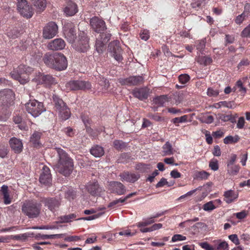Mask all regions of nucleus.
I'll return each mask as SVG.
<instances>
[{
	"label": "nucleus",
	"instance_id": "obj_1",
	"mask_svg": "<svg viewBox=\"0 0 250 250\" xmlns=\"http://www.w3.org/2000/svg\"><path fill=\"white\" fill-rule=\"evenodd\" d=\"M54 149L57 152L58 158L57 163L54 165V168L64 176L69 175L73 170V159L63 149L59 147H55Z\"/></svg>",
	"mask_w": 250,
	"mask_h": 250
},
{
	"label": "nucleus",
	"instance_id": "obj_2",
	"mask_svg": "<svg viewBox=\"0 0 250 250\" xmlns=\"http://www.w3.org/2000/svg\"><path fill=\"white\" fill-rule=\"evenodd\" d=\"M43 60L46 65L58 71L63 70L67 67L66 58L61 53H46Z\"/></svg>",
	"mask_w": 250,
	"mask_h": 250
},
{
	"label": "nucleus",
	"instance_id": "obj_3",
	"mask_svg": "<svg viewBox=\"0 0 250 250\" xmlns=\"http://www.w3.org/2000/svg\"><path fill=\"white\" fill-rule=\"evenodd\" d=\"M33 71L32 68L21 64L14 69L10 74L12 78L18 81L21 84H24L29 81V75Z\"/></svg>",
	"mask_w": 250,
	"mask_h": 250
},
{
	"label": "nucleus",
	"instance_id": "obj_4",
	"mask_svg": "<svg viewBox=\"0 0 250 250\" xmlns=\"http://www.w3.org/2000/svg\"><path fill=\"white\" fill-rule=\"evenodd\" d=\"M41 204L33 201H29L22 206V212L29 218L37 217L41 211Z\"/></svg>",
	"mask_w": 250,
	"mask_h": 250
},
{
	"label": "nucleus",
	"instance_id": "obj_5",
	"mask_svg": "<svg viewBox=\"0 0 250 250\" xmlns=\"http://www.w3.org/2000/svg\"><path fill=\"white\" fill-rule=\"evenodd\" d=\"M53 99L55 107L58 111L60 117L63 120L68 119L70 117V112L64 102L56 95L53 96Z\"/></svg>",
	"mask_w": 250,
	"mask_h": 250
},
{
	"label": "nucleus",
	"instance_id": "obj_6",
	"mask_svg": "<svg viewBox=\"0 0 250 250\" xmlns=\"http://www.w3.org/2000/svg\"><path fill=\"white\" fill-rule=\"evenodd\" d=\"M25 105L27 111L34 117H38L44 111L42 103L36 100L30 101Z\"/></svg>",
	"mask_w": 250,
	"mask_h": 250
},
{
	"label": "nucleus",
	"instance_id": "obj_7",
	"mask_svg": "<svg viewBox=\"0 0 250 250\" xmlns=\"http://www.w3.org/2000/svg\"><path fill=\"white\" fill-rule=\"evenodd\" d=\"M67 90H88L91 88L89 82L80 80L70 81L65 84Z\"/></svg>",
	"mask_w": 250,
	"mask_h": 250
},
{
	"label": "nucleus",
	"instance_id": "obj_8",
	"mask_svg": "<svg viewBox=\"0 0 250 250\" xmlns=\"http://www.w3.org/2000/svg\"><path fill=\"white\" fill-rule=\"evenodd\" d=\"M17 7L18 12L23 17L30 18L33 16V9L26 0H19Z\"/></svg>",
	"mask_w": 250,
	"mask_h": 250
},
{
	"label": "nucleus",
	"instance_id": "obj_9",
	"mask_svg": "<svg viewBox=\"0 0 250 250\" xmlns=\"http://www.w3.org/2000/svg\"><path fill=\"white\" fill-rule=\"evenodd\" d=\"M58 27L53 21L48 23L44 27L42 32L43 38L50 39L55 37L58 33Z\"/></svg>",
	"mask_w": 250,
	"mask_h": 250
},
{
	"label": "nucleus",
	"instance_id": "obj_10",
	"mask_svg": "<svg viewBox=\"0 0 250 250\" xmlns=\"http://www.w3.org/2000/svg\"><path fill=\"white\" fill-rule=\"evenodd\" d=\"M90 25L92 29L100 34H104L103 32L105 30L106 27L105 22L97 17H93L90 21Z\"/></svg>",
	"mask_w": 250,
	"mask_h": 250
},
{
	"label": "nucleus",
	"instance_id": "obj_11",
	"mask_svg": "<svg viewBox=\"0 0 250 250\" xmlns=\"http://www.w3.org/2000/svg\"><path fill=\"white\" fill-rule=\"evenodd\" d=\"M144 78L141 76H131L125 79H120L119 82L122 85L128 86L137 85L144 83Z\"/></svg>",
	"mask_w": 250,
	"mask_h": 250
},
{
	"label": "nucleus",
	"instance_id": "obj_12",
	"mask_svg": "<svg viewBox=\"0 0 250 250\" xmlns=\"http://www.w3.org/2000/svg\"><path fill=\"white\" fill-rule=\"evenodd\" d=\"M110 34H100L97 38L95 43V47L98 53H102L105 49V44L109 40Z\"/></svg>",
	"mask_w": 250,
	"mask_h": 250
},
{
	"label": "nucleus",
	"instance_id": "obj_13",
	"mask_svg": "<svg viewBox=\"0 0 250 250\" xmlns=\"http://www.w3.org/2000/svg\"><path fill=\"white\" fill-rule=\"evenodd\" d=\"M40 182L45 186H49L52 182V177L49 167L44 166L40 177Z\"/></svg>",
	"mask_w": 250,
	"mask_h": 250
},
{
	"label": "nucleus",
	"instance_id": "obj_14",
	"mask_svg": "<svg viewBox=\"0 0 250 250\" xmlns=\"http://www.w3.org/2000/svg\"><path fill=\"white\" fill-rule=\"evenodd\" d=\"M76 50L81 52H86L89 48V40L86 36L82 37L74 45Z\"/></svg>",
	"mask_w": 250,
	"mask_h": 250
},
{
	"label": "nucleus",
	"instance_id": "obj_15",
	"mask_svg": "<svg viewBox=\"0 0 250 250\" xmlns=\"http://www.w3.org/2000/svg\"><path fill=\"white\" fill-rule=\"evenodd\" d=\"M43 203L52 212L57 211L61 205L60 201L55 198H45L43 200Z\"/></svg>",
	"mask_w": 250,
	"mask_h": 250
},
{
	"label": "nucleus",
	"instance_id": "obj_16",
	"mask_svg": "<svg viewBox=\"0 0 250 250\" xmlns=\"http://www.w3.org/2000/svg\"><path fill=\"white\" fill-rule=\"evenodd\" d=\"M65 46V42L61 38L55 39L50 42L47 44V48L51 50H60Z\"/></svg>",
	"mask_w": 250,
	"mask_h": 250
},
{
	"label": "nucleus",
	"instance_id": "obj_17",
	"mask_svg": "<svg viewBox=\"0 0 250 250\" xmlns=\"http://www.w3.org/2000/svg\"><path fill=\"white\" fill-rule=\"evenodd\" d=\"M63 12L67 16L74 15L78 12L77 4L71 0L67 1L63 9Z\"/></svg>",
	"mask_w": 250,
	"mask_h": 250
},
{
	"label": "nucleus",
	"instance_id": "obj_18",
	"mask_svg": "<svg viewBox=\"0 0 250 250\" xmlns=\"http://www.w3.org/2000/svg\"><path fill=\"white\" fill-rule=\"evenodd\" d=\"M119 176L122 181H125L129 183H134L140 177L139 174H136L128 171L120 173Z\"/></svg>",
	"mask_w": 250,
	"mask_h": 250
},
{
	"label": "nucleus",
	"instance_id": "obj_19",
	"mask_svg": "<svg viewBox=\"0 0 250 250\" xmlns=\"http://www.w3.org/2000/svg\"><path fill=\"white\" fill-rule=\"evenodd\" d=\"M87 191L92 195H97L102 191L97 181L90 182L86 186Z\"/></svg>",
	"mask_w": 250,
	"mask_h": 250
},
{
	"label": "nucleus",
	"instance_id": "obj_20",
	"mask_svg": "<svg viewBox=\"0 0 250 250\" xmlns=\"http://www.w3.org/2000/svg\"><path fill=\"white\" fill-rule=\"evenodd\" d=\"M64 34L65 38L70 43H73L76 39V30L72 25H70L67 29L65 30Z\"/></svg>",
	"mask_w": 250,
	"mask_h": 250
},
{
	"label": "nucleus",
	"instance_id": "obj_21",
	"mask_svg": "<svg viewBox=\"0 0 250 250\" xmlns=\"http://www.w3.org/2000/svg\"><path fill=\"white\" fill-rule=\"evenodd\" d=\"M10 146L13 150L15 153H20L23 148L22 143L21 141L16 138H12L9 141Z\"/></svg>",
	"mask_w": 250,
	"mask_h": 250
},
{
	"label": "nucleus",
	"instance_id": "obj_22",
	"mask_svg": "<svg viewBox=\"0 0 250 250\" xmlns=\"http://www.w3.org/2000/svg\"><path fill=\"white\" fill-rule=\"evenodd\" d=\"M149 89L147 88H136L133 91L134 97L141 100L146 99L149 94Z\"/></svg>",
	"mask_w": 250,
	"mask_h": 250
},
{
	"label": "nucleus",
	"instance_id": "obj_23",
	"mask_svg": "<svg viewBox=\"0 0 250 250\" xmlns=\"http://www.w3.org/2000/svg\"><path fill=\"white\" fill-rule=\"evenodd\" d=\"M110 187L113 188V191L118 195H121L126 192L125 187L120 182L113 181L109 184Z\"/></svg>",
	"mask_w": 250,
	"mask_h": 250
},
{
	"label": "nucleus",
	"instance_id": "obj_24",
	"mask_svg": "<svg viewBox=\"0 0 250 250\" xmlns=\"http://www.w3.org/2000/svg\"><path fill=\"white\" fill-rule=\"evenodd\" d=\"M224 201L228 204L233 202L238 197V193L232 190H229L224 193Z\"/></svg>",
	"mask_w": 250,
	"mask_h": 250
},
{
	"label": "nucleus",
	"instance_id": "obj_25",
	"mask_svg": "<svg viewBox=\"0 0 250 250\" xmlns=\"http://www.w3.org/2000/svg\"><path fill=\"white\" fill-rule=\"evenodd\" d=\"M39 83L49 85L56 83L55 79L50 75L41 74L38 77Z\"/></svg>",
	"mask_w": 250,
	"mask_h": 250
},
{
	"label": "nucleus",
	"instance_id": "obj_26",
	"mask_svg": "<svg viewBox=\"0 0 250 250\" xmlns=\"http://www.w3.org/2000/svg\"><path fill=\"white\" fill-rule=\"evenodd\" d=\"M42 135V132L38 131H35L31 136L30 141L33 144L34 146L37 147L41 145L40 140Z\"/></svg>",
	"mask_w": 250,
	"mask_h": 250
},
{
	"label": "nucleus",
	"instance_id": "obj_27",
	"mask_svg": "<svg viewBox=\"0 0 250 250\" xmlns=\"http://www.w3.org/2000/svg\"><path fill=\"white\" fill-rule=\"evenodd\" d=\"M91 154L95 157H101L104 155V148L99 145H95L90 149Z\"/></svg>",
	"mask_w": 250,
	"mask_h": 250
},
{
	"label": "nucleus",
	"instance_id": "obj_28",
	"mask_svg": "<svg viewBox=\"0 0 250 250\" xmlns=\"http://www.w3.org/2000/svg\"><path fill=\"white\" fill-rule=\"evenodd\" d=\"M169 102L167 95H161L154 98L153 102L158 106H163L165 104Z\"/></svg>",
	"mask_w": 250,
	"mask_h": 250
},
{
	"label": "nucleus",
	"instance_id": "obj_29",
	"mask_svg": "<svg viewBox=\"0 0 250 250\" xmlns=\"http://www.w3.org/2000/svg\"><path fill=\"white\" fill-rule=\"evenodd\" d=\"M0 192L3 195L4 203L6 205L9 204L11 202V200L9 197L8 187L5 185H3L1 187Z\"/></svg>",
	"mask_w": 250,
	"mask_h": 250
},
{
	"label": "nucleus",
	"instance_id": "obj_30",
	"mask_svg": "<svg viewBox=\"0 0 250 250\" xmlns=\"http://www.w3.org/2000/svg\"><path fill=\"white\" fill-rule=\"evenodd\" d=\"M108 49L111 54L121 52V48L119 46V42L117 41L111 42L108 46Z\"/></svg>",
	"mask_w": 250,
	"mask_h": 250
},
{
	"label": "nucleus",
	"instance_id": "obj_31",
	"mask_svg": "<svg viewBox=\"0 0 250 250\" xmlns=\"http://www.w3.org/2000/svg\"><path fill=\"white\" fill-rule=\"evenodd\" d=\"M32 4L37 8L38 12L43 10L46 7L45 0H30Z\"/></svg>",
	"mask_w": 250,
	"mask_h": 250
},
{
	"label": "nucleus",
	"instance_id": "obj_32",
	"mask_svg": "<svg viewBox=\"0 0 250 250\" xmlns=\"http://www.w3.org/2000/svg\"><path fill=\"white\" fill-rule=\"evenodd\" d=\"M214 242L215 243L214 250H229L228 244L226 241L217 240Z\"/></svg>",
	"mask_w": 250,
	"mask_h": 250
},
{
	"label": "nucleus",
	"instance_id": "obj_33",
	"mask_svg": "<svg viewBox=\"0 0 250 250\" xmlns=\"http://www.w3.org/2000/svg\"><path fill=\"white\" fill-rule=\"evenodd\" d=\"M162 148V155L163 156L170 155L173 154L172 146L168 142H167Z\"/></svg>",
	"mask_w": 250,
	"mask_h": 250
},
{
	"label": "nucleus",
	"instance_id": "obj_34",
	"mask_svg": "<svg viewBox=\"0 0 250 250\" xmlns=\"http://www.w3.org/2000/svg\"><path fill=\"white\" fill-rule=\"evenodd\" d=\"M198 119L202 123L209 124L213 122L214 118L212 116L208 114L201 115L198 118Z\"/></svg>",
	"mask_w": 250,
	"mask_h": 250
},
{
	"label": "nucleus",
	"instance_id": "obj_35",
	"mask_svg": "<svg viewBox=\"0 0 250 250\" xmlns=\"http://www.w3.org/2000/svg\"><path fill=\"white\" fill-rule=\"evenodd\" d=\"M64 196L69 201L73 200L76 197V190L72 188H69L65 191Z\"/></svg>",
	"mask_w": 250,
	"mask_h": 250
},
{
	"label": "nucleus",
	"instance_id": "obj_36",
	"mask_svg": "<svg viewBox=\"0 0 250 250\" xmlns=\"http://www.w3.org/2000/svg\"><path fill=\"white\" fill-rule=\"evenodd\" d=\"M240 169V167L238 165H230L227 167V171L229 174L232 175H236Z\"/></svg>",
	"mask_w": 250,
	"mask_h": 250
},
{
	"label": "nucleus",
	"instance_id": "obj_37",
	"mask_svg": "<svg viewBox=\"0 0 250 250\" xmlns=\"http://www.w3.org/2000/svg\"><path fill=\"white\" fill-rule=\"evenodd\" d=\"M239 139L240 138L238 135H235L234 137L228 136L224 139V143L225 144L235 143L239 141Z\"/></svg>",
	"mask_w": 250,
	"mask_h": 250
},
{
	"label": "nucleus",
	"instance_id": "obj_38",
	"mask_svg": "<svg viewBox=\"0 0 250 250\" xmlns=\"http://www.w3.org/2000/svg\"><path fill=\"white\" fill-rule=\"evenodd\" d=\"M113 146L118 150H122L126 146V143L121 140H115L113 142Z\"/></svg>",
	"mask_w": 250,
	"mask_h": 250
},
{
	"label": "nucleus",
	"instance_id": "obj_39",
	"mask_svg": "<svg viewBox=\"0 0 250 250\" xmlns=\"http://www.w3.org/2000/svg\"><path fill=\"white\" fill-rule=\"evenodd\" d=\"M76 217V215L74 214H70L68 215H65L62 216H61L60 218V222L61 223H68L70 221L73 219H74Z\"/></svg>",
	"mask_w": 250,
	"mask_h": 250
},
{
	"label": "nucleus",
	"instance_id": "obj_40",
	"mask_svg": "<svg viewBox=\"0 0 250 250\" xmlns=\"http://www.w3.org/2000/svg\"><path fill=\"white\" fill-rule=\"evenodd\" d=\"M155 222L154 220L152 218V217L150 218L145 220L143 222H139L137 224V226L138 228H141L142 227L146 226L149 225H150L152 223H153Z\"/></svg>",
	"mask_w": 250,
	"mask_h": 250
},
{
	"label": "nucleus",
	"instance_id": "obj_41",
	"mask_svg": "<svg viewBox=\"0 0 250 250\" xmlns=\"http://www.w3.org/2000/svg\"><path fill=\"white\" fill-rule=\"evenodd\" d=\"M212 59L209 56H203L199 59V62L205 65L210 64L212 62Z\"/></svg>",
	"mask_w": 250,
	"mask_h": 250
},
{
	"label": "nucleus",
	"instance_id": "obj_42",
	"mask_svg": "<svg viewBox=\"0 0 250 250\" xmlns=\"http://www.w3.org/2000/svg\"><path fill=\"white\" fill-rule=\"evenodd\" d=\"M151 165L145 164L143 163H140L137 166V169L141 172H146L147 170L151 168Z\"/></svg>",
	"mask_w": 250,
	"mask_h": 250
},
{
	"label": "nucleus",
	"instance_id": "obj_43",
	"mask_svg": "<svg viewBox=\"0 0 250 250\" xmlns=\"http://www.w3.org/2000/svg\"><path fill=\"white\" fill-rule=\"evenodd\" d=\"M20 35V32L16 28H13L7 32V36L12 39L18 38Z\"/></svg>",
	"mask_w": 250,
	"mask_h": 250
},
{
	"label": "nucleus",
	"instance_id": "obj_44",
	"mask_svg": "<svg viewBox=\"0 0 250 250\" xmlns=\"http://www.w3.org/2000/svg\"><path fill=\"white\" fill-rule=\"evenodd\" d=\"M209 167L214 171L217 170L219 168L218 161L215 159H211L209 163Z\"/></svg>",
	"mask_w": 250,
	"mask_h": 250
},
{
	"label": "nucleus",
	"instance_id": "obj_45",
	"mask_svg": "<svg viewBox=\"0 0 250 250\" xmlns=\"http://www.w3.org/2000/svg\"><path fill=\"white\" fill-rule=\"evenodd\" d=\"M215 208V206L212 201L208 202L205 204L203 206V209L206 211H211Z\"/></svg>",
	"mask_w": 250,
	"mask_h": 250
},
{
	"label": "nucleus",
	"instance_id": "obj_46",
	"mask_svg": "<svg viewBox=\"0 0 250 250\" xmlns=\"http://www.w3.org/2000/svg\"><path fill=\"white\" fill-rule=\"evenodd\" d=\"M189 78L188 74H182L178 77L179 81L182 84L186 83L189 80Z\"/></svg>",
	"mask_w": 250,
	"mask_h": 250
},
{
	"label": "nucleus",
	"instance_id": "obj_47",
	"mask_svg": "<svg viewBox=\"0 0 250 250\" xmlns=\"http://www.w3.org/2000/svg\"><path fill=\"white\" fill-rule=\"evenodd\" d=\"M247 18H248V17L246 15H243V13H242L241 14L239 15L236 17L235 22L236 23L240 24L242 23V22L246 20Z\"/></svg>",
	"mask_w": 250,
	"mask_h": 250
},
{
	"label": "nucleus",
	"instance_id": "obj_48",
	"mask_svg": "<svg viewBox=\"0 0 250 250\" xmlns=\"http://www.w3.org/2000/svg\"><path fill=\"white\" fill-rule=\"evenodd\" d=\"M140 37L142 40L144 41L147 40L149 38L148 31L147 30H143L140 33Z\"/></svg>",
	"mask_w": 250,
	"mask_h": 250
},
{
	"label": "nucleus",
	"instance_id": "obj_49",
	"mask_svg": "<svg viewBox=\"0 0 250 250\" xmlns=\"http://www.w3.org/2000/svg\"><path fill=\"white\" fill-rule=\"evenodd\" d=\"M186 239V237L181 234H175L172 237L171 241L173 242L178 241H183Z\"/></svg>",
	"mask_w": 250,
	"mask_h": 250
},
{
	"label": "nucleus",
	"instance_id": "obj_50",
	"mask_svg": "<svg viewBox=\"0 0 250 250\" xmlns=\"http://www.w3.org/2000/svg\"><path fill=\"white\" fill-rule=\"evenodd\" d=\"M243 37L250 38V24L244 29L241 33Z\"/></svg>",
	"mask_w": 250,
	"mask_h": 250
},
{
	"label": "nucleus",
	"instance_id": "obj_51",
	"mask_svg": "<svg viewBox=\"0 0 250 250\" xmlns=\"http://www.w3.org/2000/svg\"><path fill=\"white\" fill-rule=\"evenodd\" d=\"M8 153L7 147L4 146H0V157L3 158L6 157Z\"/></svg>",
	"mask_w": 250,
	"mask_h": 250
},
{
	"label": "nucleus",
	"instance_id": "obj_52",
	"mask_svg": "<svg viewBox=\"0 0 250 250\" xmlns=\"http://www.w3.org/2000/svg\"><path fill=\"white\" fill-rule=\"evenodd\" d=\"M187 116L184 115L180 117L175 118L173 119V123L174 124H176L178 123H183L187 121Z\"/></svg>",
	"mask_w": 250,
	"mask_h": 250
},
{
	"label": "nucleus",
	"instance_id": "obj_53",
	"mask_svg": "<svg viewBox=\"0 0 250 250\" xmlns=\"http://www.w3.org/2000/svg\"><path fill=\"white\" fill-rule=\"evenodd\" d=\"M194 1L191 3V7L193 8H200L203 4L204 0H194Z\"/></svg>",
	"mask_w": 250,
	"mask_h": 250
},
{
	"label": "nucleus",
	"instance_id": "obj_54",
	"mask_svg": "<svg viewBox=\"0 0 250 250\" xmlns=\"http://www.w3.org/2000/svg\"><path fill=\"white\" fill-rule=\"evenodd\" d=\"M217 118L219 120H221L224 122H227L230 120L229 115H225L219 113L217 115Z\"/></svg>",
	"mask_w": 250,
	"mask_h": 250
},
{
	"label": "nucleus",
	"instance_id": "obj_55",
	"mask_svg": "<svg viewBox=\"0 0 250 250\" xmlns=\"http://www.w3.org/2000/svg\"><path fill=\"white\" fill-rule=\"evenodd\" d=\"M209 176V174L206 171H200L197 173V177L198 179L203 180L207 179Z\"/></svg>",
	"mask_w": 250,
	"mask_h": 250
},
{
	"label": "nucleus",
	"instance_id": "obj_56",
	"mask_svg": "<svg viewBox=\"0 0 250 250\" xmlns=\"http://www.w3.org/2000/svg\"><path fill=\"white\" fill-rule=\"evenodd\" d=\"M36 239H52V234L47 235V234H41V233H38L35 236Z\"/></svg>",
	"mask_w": 250,
	"mask_h": 250
},
{
	"label": "nucleus",
	"instance_id": "obj_57",
	"mask_svg": "<svg viewBox=\"0 0 250 250\" xmlns=\"http://www.w3.org/2000/svg\"><path fill=\"white\" fill-rule=\"evenodd\" d=\"M219 91L217 90H214L212 88H208L207 91V94L209 96L216 97L219 94Z\"/></svg>",
	"mask_w": 250,
	"mask_h": 250
},
{
	"label": "nucleus",
	"instance_id": "obj_58",
	"mask_svg": "<svg viewBox=\"0 0 250 250\" xmlns=\"http://www.w3.org/2000/svg\"><path fill=\"white\" fill-rule=\"evenodd\" d=\"M104 212H100L90 216L83 218L82 219L84 220H92L99 218V217L101 216L103 214H104Z\"/></svg>",
	"mask_w": 250,
	"mask_h": 250
},
{
	"label": "nucleus",
	"instance_id": "obj_59",
	"mask_svg": "<svg viewBox=\"0 0 250 250\" xmlns=\"http://www.w3.org/2000/svg\"><path fill=\"white\" fill-rule=\"evenodd\" d=\"M229 238L235 245H238L239 244V240L236 234L230 235L229 236Z\"/></svg>",
	"mask_w": 250,
	"mask_h": 250
},
{
	"label": "nucleus",
	"instance_id": "obj_60",
	"mask_svg": "<svg viewBox=\"0 0 250 250\" xmlns=\"http://www.w3.org/2000/svg\"><path fill=\"white\" fill-rule=\"evenodd\" d=\"M200 246L206 250H214V248L210 246L207 242H203L200 243Z\"/></svg>",
	"mask_w": 250,
	"mask_h": 250
},
{
	"label": "nucleus",
	"instance_id": "obj_61",
	"mask_svg": "<svg viewBox=\"0 0 250 250\" xmlns=\"http://www.w3.org/2000/svg\"><path fill=\"white\" fill-rule=\"evenodd\" d=\"M243 13V15H246L248 17L250 15V3H245Z\"/></svg>",
	"mask_w": 250,
	"mask_h": 250
},
{
	"label": "nucleus",
	"instance_id": "obj_62",
	"mask_svg": "<svg viewBox=\"0 0 250 250\" xmlns=\"http://www.w3.org/2000/svg\"><path fill=\"white\" fill-rule=\"evenodd\" d=\"M168 185V182L166 179L162 178L160 181L156 184L157 188L163 187L165 185Z\"/></svg>",
	"mask_w": 250,
	"mask_h": 250
},
{
	"label": "nucleus",
	"instance_id": "obj_63",
	"mask_svg": "<svg viewBox=\"0 0 250 250\" xmlns=\"http://www.w3.org/2000/svg\"><path fill=\"white\" fill-rule=\"evenodd\" d=\"M245 123L244 118L243 117H240L237 123V127L239 129L243 128L245 125Z\"/></svg>",
	"mask_w": 250,
	"mask_h": 250
},
{
	"label": "nucleus",
	"instance_id": "obj_64",
	"mask_svg": "<svg viewBox=\"0 0 250 250\" xmlns=\"http://www.w3.org/2000/svg\"><path fill=\"white\" fill-rule=\"evenodd\" d=\"M237 159V155L235 154H231L230 160L227 163V167H229L230 165H233Z\"/></svg>",
	"mask_w": 250,
	"mask_h": 250
}]
</instances>
